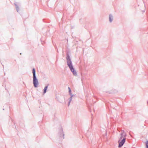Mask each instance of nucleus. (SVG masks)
I'll return each mask as SVG.
<instances>
[{"label": "nucleus", "instance_id": "nucleus-1", "mask_svg": "<svg viewBox=\"0 0 148 148\" xmlns=\"http://www.w3.org/2000/svg\"><path fill=\"white\" fill-rule=\"evenodd\" d=\"M125 136L126 134L124 132H122L121 134V137L118 141L119 143V147H121L125 143Z\"/></svg>", "mask_w": 148, "mask_h": 148}, {"label": "nucleus", "instance_id": "nucleus-3", "mask_svg": "<svg viewBox=\"0 0 148 148\" xmlns=\"http://www.w3.org/2000/svg\"><path fill=\"white\" fill-rule=\"evenodd\" d=\"M33 75V84L35 87H37L38 85V81L36 78L35 75V70L34 68H33L32 70Z\"/></svg>", "mask_w": 148, "mask_h": 148}, {"label": "nucleus", "instance_id": "nucleus-2", "mask_svg": "<svg viewBox=\"0 0 148 148\" xmlns=\"http://www.w3.org/2000/svg\"><path fill=\"white\" fill-rule=\"evenodd\" d=\"M66 59L67 60V65L69 67L71 70V71L72 72H73V74L74 75H76V72L74 71V69H73V66L72 65V63L70 58V57L69 56H67L66 58Z\"/></svg>", "mask_w": 148, "mask_h": 148}, {"label": "nucleus", "instance_id": "nucleus-6", "mask_svg": "<svg viewBox=\"0 0 148 148\" xmlns=\"http://www.w3.org/2000/svg\"><path fill=\"white\" fill-rule=\"evenodd\" d=\"M146 145L147 148H148V141H147L146 143Z\"/></svg>", "mask_w": 148, "mask_h": 148}, {"label": "nucleus", "instance_id": "nucleus-5", "mask_svg": "<svg viewBox=\"0 0 148 148\" xmlns=\"http://www.w3.org/2000/svg\"><path fill=\"white\" fill-rule=\"evenodd\" d=\"M109 19H110V22H112V18L111 17V16H109Z\"/></svg>", "mask_w": 148, "mask_h": 148}, {"label": "nucleus", "instance_id": "nucleus-4", "mask_svg": "<svg viewBox=\"0 0 148 148\" xmlns=\"http://www.w3.org/2000/svg\"><path fill=\"white\" fill-rule=\"evenodd\" d=\"M47 88H48L47 86H46L45 87V88H44V93H46V90L47 89Z\"/></svg>", "mask_w": 148, "mask_h": 148}, {"label": "nucleus", "instance_id": "nucleus-7", "mask_svg": "<svg viewBox=\"0 0 148 148\" xmlns=\"http://www.w3.org/2000/svg\"><path fill=\"white\" fill-rule=\"evenodd\" d=\"M68 89H69V92L70 93H71V89L69 87L68 88Z\"/></svg>", "mask_w": 148, "mask_h": 148}]
</instances>
